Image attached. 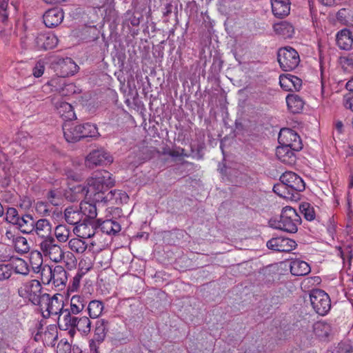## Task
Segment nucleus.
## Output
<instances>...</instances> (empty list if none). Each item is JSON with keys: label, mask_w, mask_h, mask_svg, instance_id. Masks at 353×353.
Segmentation results:
<instances>
[{"label": "nucleus", "mask_w": 353, "mask_h": 353, "mask_svg": "<svg viewBox=\"0 0 353 353\" xmlns=\"http://www.w3.org/2000/svg\"><path fill=\"white\" fill-rule=\"evenodd\" d=\"M87 198L94 204L105 203V193L114 185L112 174L106 170L94 172L87 180Z\"/></svg>", "instance_id": "obj_1"}, {"label": "nucleus", "mask_w": 353, "mask_h": 353, "mask_svg": "<svg viewBox=\"0 0 353 353\" xmlns=\"http://www.w3.org/2000/svg\"><path fill=\"white\" fill-rule=\"evenodd\" d=\"M301 223V218L296 210L290 206H285L281 211L280 219L275 221L272 226L288 233H296Z\"/></svg>", "instance_id": "obj_2"}, {"label": "nucleus", "mask_w": 353, "mask_h": 353, "mask_svg": "<svg viewBox=\"0 0 353 353\" xmlns=\"http://www.w3.org/2000/svg\"><path fill=\"white\" fill-rule=\"evenodd\" d=\"M277 59L283 71H291L299 64V53L292 47L280 48L277 53Z\"/></svg>", "instance_id": "obj_3"}, {"label": "nucleus", "mask_w": 353, "mask_h": 353, "mask_svg": "<svg viewBox=\"0 0 353 353\" xmlns=\"http://www.w3.org/2000/svg\"><path fill=\"white\" fill-rule=\"evenodd\" d=\"M310 299L314 310L319 315H325L331 308L329 295L323 290L314 289L310 292Z\"/></svg>", "instance_id": "obj_4"}, {"label": "nucleus", "mask_w": 353, "mask_h": 353, "mask_svg": "<svg viewBox=\"0 0 353 353\" xmlns=\"http://www.w3.org/2000/svg\"><path fill=\"white\" fill-rule=\"evenodd\" d=\"M64 215L65 221L68 224L75 225L74 231L80 232L83 236L87 235L85 230L88 228V225L85 219L82 220L83 215L80 210L72 206L68 207L64 211Z\"/></svg>", "instance_id": "obj_5"}, {"label": "nucleus", "mask_w": 353, "mask_h": 353, "mask_svg": "<svg viewBox=\"0 0 353 353\" xmlns=\"http://www.w3.org/2000/svg\"><path fill=\"white\" fill-rule=\"evenodd\" d=\"M48 274L49 279L48 283L50 281L53 282L55 287L62 289L65 286L68 281L67 272L61 265H57L52 269L50 266H46L42 268V275Z\"/></svg>", "instance_id": "obj_6"}, {"label": "nucleus", "mask_w": 353, "mask_h": 353, "mask_svg": "<svg viewBox=\"0 0 353 353\" xmlns=\"http://www.w3.org/2000/svg\"><path fill=\"white\" fill-rule=\"evenodd\" d=\"M108 321L104 319L97 321L93 339L90 341V351L93 353H99V345L105 339L108 328Z\"/></svg>", "instance_id": "obj_7"}, {"label": "nucleus", "mask_w": 353, "mask_h": 353, "mask_svg": "<svg viewBox=\"0 0 353 353\" xmlns=\"http://www.w3.org/2000/svg\"><path fill=\"white\" fill-rule=\"evenodd\" d=\"M281 182L283 183L292 192L300 194L305 189V184L301 177L296 173L288 171L280 176Z\"/></svg>", "instance_id": "obj_8"}, {"label": "nucleus", "mask_w": 353, "mask_h": 353, "mask_svg": "<svg viewBox=\"0 0 353 353\" xmlns=\"http://www.w3.org/2000/svg\"><path fill=\"white\" fill-rule=\"evenodd\" d=\"M112 161V157L103 148L92 150L86 158V164L90 168L110 164Z\"/></svg>", "instance_id": "obj_9"}, {"label": "nucleus", "mask_w": 353, "mask_h": 353, "mask_svg": "<svg viewBox=\"0 0 353 353\" xmlns=\"http://www.w3.org/2000/svg\"><path fill=\"white\" fill-rule=\"evenodd\" d=\"M266 245L269 249L281 252H289L296 246L294 240L281 236L272 238Z\"/></svg>", "instance_id": "obj_10"}, {"label": "nucleus", "mask_w": 353, "mask_h": 353, "mask_svg": "<svg viewBox=\"0 0 353 353\" xmlns=\"http://www.w3.org/2000/svg\"><path fill=\"white\" fill-rule=\"evenodd\" d=\"M279 142L281 145L278 146L276 150V154L278 159L285 164H294L296 162L294 152L290 149L285 141H283L281 136L279 137Z\"/></svg>", "instance_id": "obj_11"}, {"label": "nucleus", "mask_w": 353, "mask_h": 353, "mask_svg": "<svg viewBox=\"0 0 353 353\" xmlns=\"http://www.w3.org/2000/svg\"><path fill=\"white\" fill-rule=\"evenodd\" d=\"M221 172L227 177L229 181L236 186H241L247 182L248 175L238 169L224 167L220 169Z\"/></svg>", "instance_id": "obj_12"}, {"label": "nucleus", "mask_w": 353, "mask_h": 353, "mask_svg": "<svg viewBox=\"0 0 353 353\" xmlns=\"http://www.w3.org/2000/svg\"><path fill=\"white\" fill-rule=\"evenodd\" d=\"M34 42L37 49L47 50L57 46L58 39L52 33H40L36 37Z\"/></svg>", "instance_id": "obj_13"}, {"label": "nucleus", "mask_w": 353, "mask_h": 353, "mask_svg": "<svg viewBox=\"0 0 353 353\" xmlns=\"http://www.w3.org/2000/svg\"><path fill=\"white\" fill-rule=\"evenodd\" d=\"M63 12L59 8L47 10L43 16V23L48 28H54L59 25L63 19Z\"/></svg>", "instance_id": "obj_14"}, {"label": "nucleus", "mask_w": 353, "mask_h": 353, "mask_svg": "<svg viewBox=\"0 0 353 353\" xmlns=\"http://www.w3.org/2000/svg\"><path fill=\"white\" fill-rule=\"evenodd\" d=\"M80 129V124H76L71 121L65 123L63 125V131L65 140L74 143L82 139Z\"/></svg>", "instance_id": "obj_15"}, {"label": "nucleus", "mask_w": 353, "mask_h": 353, "mask_svg": "<svg viewBox=\"0 0 353 353\" xmlns=\"http://www.w3.org/2000/svg\"><path fill=\"white\" fill-rule=\"evenodd\" d=\"M88 185H74L65 190L64 196L70 202H76L81 200L83 198H87Z\"/></svg>", "instance_id": "obj_16"}, {"label": "nucleus", "mask_w": 353, "mask_h": 353, "mask_svg": "<svg viewBox=\"0 0 353 353\" xmlns=\"http://www.w3.org/2000/svg\"><path fill=\"white\" fill-rule=\"evenodd\" d=\"M54 107L63 120L70 121L76 117L72 106L69 103L63 101L62 99H59L54 102Z\"/></svg>", "instance_id": "obj_17"}, {"label": "nucleus", "mask_w": 353, "mask_h": 353, "mask_svg": "<svg viewBox=\"0 0 353 353\" xmlns=\"http://www.w3.org/2000/svg\"><path fill=\"white\" fill-rule=\"evenodd\" d=\"M97 229L99 228L103 233L107 234L115 235L118 234L121 230V225L115 220L106 219L101 221L98 219L96 221Z\"/></svg>", "instance_id": "obj_18"}, {"label": "nucleus", "mask_w": 353, "mask_h": 353, "mask_svg": "<svg viewBox=\"0 0 353 353\" xmlns=\"http://www.w3.org/2000/svg\"><path fill=\"white\" fill-rule=\"evenodd\" d=\"M273 14L277 18H283L290 14V0H271Z\"/></svg>", "instance_id": "obj_19"}, {"label": "nucleus", "mask_w": 353, "mask_h": 353, "mask_svg": "<svg viewBox=\"0 0 353 353\" xmlns=\"http://www.w3.org/2000/svg\"><path fill=\"white\" fill-rule=\"evenodd\" d=\"M273 191L280 197L292 201H297L301 199L300 194H297L296 192H292L287 185L282 182L274 185L273 187Z\"/></svg>", "instance_id": "obj_20"}, {"label": "nucleus", "mask_w": 353, "mask_h": 353, "mask_svg": "<svg viewBox=\"0 0 353 353\" xmlns=\"http://www.w3.org/2000/svg\"><path fill=\"white\" fill-rule=\"evenodd\" d=\"M34 220L33 217L30 214H24L19 216L17 223L15 225L17 226V229L23 234H30L34 231Z\"/></svg>", "instance_id": "obj_21"}, {"label": "nucleus", "mask_w": 353, "mask_h": 353, "mask_svg": "<svg viewBox=\"0 0 353 353\" xmlns=\"http://www.w3.org/2000/svg\"><path fill=\"white\" fill-rule=\"evenodd\" d=\"M336 43L339 47L343 50H348L353 44L352 32L347 29H343L336 35Z\"/></svg>", "instance_id": "obj_22"}, {"label": "nucleus", "mask_w": 353, "mask_h": 353, "mask_svg": "<svg viewBox=\"0 0 353 353\" xmlns=\"http://www.w3.org/2000/svg\"><path fill=\"white\" fill-rule=\"evenodd\" d=\"M288 110L293 114L300 113L304 106L303 100L297 94H289L286 97Z\"/></svg>", "instance_id": "obj_23"}, {"label": "nucleus", "mask_w": 353, "mask_h": 353, "mask_svg": "<svg viewBox=\"0 0 353 353\" xmlns=\"http://www.w3.org/2000/svg\"><path fill=\"white\" fill-rule=\"evenodd\" d=\"M57 295L58 294H54L52 296L49 305L46 310V312H47V315L43 314V317H48L53 314H59V316L62 315V312L64 310L63 302L62 300L59 299Z\"/></svg>", "instance_id": "obj_24"}, {"label": "nucleus", "mask_w": 353, "mask_h": 353, "mask_svg": "<svg viewBox=\"0 0 353 353\" xmlns=\"http://www.w3.org/2000/svg\"><path fill=\"white\" fill-rule=\"evenodd\" d=\"M286 143L294 152L300 151L303 148V143L299 135L292 130H287Z\"/></svg>", "instance_id": "obj_25"}, {"label": "nucleus", "mask_w": 353, "mask_h": 353, "mask_svg": "<svg viewBox=\"0 0 353 353\" xmlns=\"http://www.w3.org/2000/svg\"><path fill=\"white\" fill-rule=\"evenodd\" d=\"M34 231L42 239L50 236L52 225L48 220L41 219L37 221H34Z\"/></svg>", "instance_id": "obj_26"}, {"label": "nucleus", "mask_w": 353, "mask_h": 353, "mask_svg": "<svg viewBox=\"0 0 353 353\" xmlns=\"http://www.w3.org/2000/svg\"><path fill=\"white\" fill-rule=\"evenodd\" d=\"M80 211L82 212L83 216H85L84 219H85L86 221H95L94 219L97 216L96 204L89 200L88 201L81 202Z\"/></svg>", "instance_id": "obj_27"}, {"label": "nucleus", "mask_w": 353, "mask_h": 353, "mask_svg": "<svg viewBox=\"0 0 353 353\" xmlns=\"http://www.w3.org/2000/svg\"><path fill=\"white\" fill-rule=\"evenodd\" d=\"M311 268L307 263L296 259L290 263V272L295 276H305L309 274Z\"/></svg>", "instance_id": "obj_28"}, {"label": "nucleus", "mask_w": 353, "mask_h": 353, "mask_svg": "<svg viewBox=\"0 0 353 353\" xmlns=\"http://www.w3.org/2000/svg\"><path fill=\"white\" fill-rule=\"evenodd\" d=\"M57 67L61 70L60 75L61 77H68L74 74L73 68L76 69L77 65L71 58L59 59L57 62Z\"/></svg>", "instance_id": "obj_29"}, {"label": "nucleus", "mask_w": 353, "mask_h": 353, "mask_svg": "<svg viewBox=\"0 0 353 353\" xmlns=\"http://www.w3.org/2000/svg\"><path fill=\"white\" fill-rule=\"evenodd\" d=\"M274 30L284 39L292 38L294 34V27L286 21L274 24Z\"/></svg>", "instance_id": "obj_30"}, {"label": "nucleus", "mask_w": 353, "mask_h": 353, "mask_svg": "<svg viewBox=\"0 0 353 353\" xmlns=\"http://www.w3.org/2000/svg\"><path fill=\"white\" fill-rule=\"evenodd\" d=\"M72 312L68 310L65 309L62 312V314H63V323H59V327L60 329L63 330H67L70 327L71 328H77V323L78 322V317L72 316H71Z\"/></svg>", "instance_id": "obj_31"}, {"label": "nucleus", "mask_w": 353, "mask_h": 353, "mask_svg": "<svg viewBox=\"0 0 353 353\" xmlns=\"http://www.w3.org/2000/svg\"><path fill=\"white\" fill-rule=\"evenodd\" d=\"M51 296L50 294L47 293H43L41 290L40 292L38 294H33L31 297V303L35 305H39L41 309L46 308L47 309L49 305V303L51 299Z\"/></svg>", "instance_id": "obj_32"}, {"label": "nucleus", "mask_w": 353, "mask_h": 353, "mask_svg": "<svg viewBox=\"0 0 353 353\" xmlns=\"http://www.w3.org/2000/svg\"><path fill=\"white\" fill-rule=\"evenodd\" d=\"M85 299L79 295H74L70 300V312L73 314H77L81 312L86 304Z\"/></svg>", "instance_id": "obj_33"}, {"label": "nucleus", "mask_w": 353, "mask_h": 353, "mask_svg": "<svg viewBox=\"0 0 353 353\" xmlns=\"http://www.w3.org/2000/svg\"><path fill=\"white\" fill-rule=\"evenodd\" d=\"M103 309V304L97 300L91 301L88 306V311L90 318L97 319L99 317Z\"/></svg>", "instance_id": "obj_34"}, {"label": "nucleus", "mask_w": 353, "mask_h": 353, "mask_svg": "<svg viewBox=\"0 0 353 353\" xmlns=\"http://www.w3.org/2000/svg\"><path fill=\"white\" fill-rule=\"evenodd\" d=\"M80 128L81 139L94 137L99 134L97 126L92 123H85L80 124Z\"/></svg>", "instance_id": "obj_35"}, {"label": "nucleus", "mask_w": 353, "mask_h": 353, "mask_svg": "<svg viewBox=\"0 0 353 353\" xmlns=\"http://www.w3.org/2000/svg\"><path fill=\"white\" fill-rule=\"evenodd\" d=\"M70 234V229L63 224L58 225L54 230V235L59 242H66Z\"/></svg>", "instance_id": "obj_36"}, {"label": "nucleus", "mask_w": 353, "mask_h": 353, "mask_svg": "<svg viewBox=\"0 0 353 353\" xmlns=\"http://www.w3.org/2000/svg\"><path fill=\"white\" fill-rule=\"evenodd\" d=\"M12 270L15 273L23 275H28L30 270L27 263L22 259L17 258L14 262L11 263Z\"/></svg>", "instance_id": "obj_37"}, {"label": "nucleus", "mask_w": 353, "mask_h": 353, "mask_svg": "<svg viewBox=\"0 0 353 353\" xmlns=\"http://www.w3.org/2000/svg\"><path fill=\"white\" fill-rule=\"evenodd\" d=\"M14 243V249L17 252L20 254H25L29 252L30 246L27 239L21 236L16 237Z\"/></svg>", "instance_id": "obj_38"}, {"label": "nucleus", "mask_w": 353, "mask_h": 353, "mask_svg": "<svg viewBox=\"0 0 353 353\" xmlns=\"http://www.w3.org/2000/svg\"><path fill=\"white\" fill-rule=\"evenodd\" d=\"M69 248L73 252L79 254L83 253L87 249L85 242L80 239L74 238L69 241Z\"/></svg>", "instance_id": "obj_39"}, {"label": "nucleus", "mask_w": 353, "mask_h": 353, "mask_svg": "<svg viewBox=\"0 0 353 353\" xmlns=\"http://www.w3.org/2000/svg\"><path fill=\"white\" fill-rule=\"evenodd\" d=\"M299 210L307 221H313L315 219V212L313 206L307 202L299 205Z\"/></svg>", "instance_id": "obj_40"}, {"label": "nucleus", "mask_w": 353, "mask_h": 353, "mask_svg": "<svg viewBox=\"0 0 353 353\" xmlns=\"http://www.w3.org/2000/svg\"><path fill=\"white\" fill-rule=\"evenodd\" d=\"M24 287L27 292H28V299L30 302L32 300V296L33 294H38L41 290V285L40 282L35 279L32 280L29 283L24 285Z\"/></svg>", "instance_id": "obj_41"}, {"label": "nucleus", "mask_w": 353, "mask_h": 353, "mask_svg": "<svg viewBox=\"0 0 353 353\" xmlns=\"http://www.w3.org/2000/svg\"><path fill=\"white\" fill-rule=\"evenodd\" d=\"M47 256H49V258L55 262H59L62 260V259L64 256V253L61 248V247L56 244V243L54 244V246L51 248V250L48 252L47 254Z\"/></svg>", "instance_id": "obj_42"}, {"label": "nucleus", "mask_w": 353, "mask_h": 353, "mask_svg": "<svg viewBox=\"0 0 353 353\" xmlns=\"http://www.w3.org/2000/svg\"><path fill=\"white\" fill-rule=\"evenodd\" d=\"M77 325V329L79 331L84 334H88L90 332L91 321L87 316L79 318Z\"/></svg>", "instance_id": "obj_43"}, {"label": "nucleus", "mask_w": 353, "mask_h": 353, "mask_svg": "<svg viewBox=\"0 0 353 353\" xmlns=\"http://www.w3.org/2000/svg\"><path fill=\"white\" fill-rule=\"evenodd\" d=\"M9 0H0V18L3 24H6L9 16Z\"/></svg>", "instance_id": "obj_44"}, {"label": "nucleus", "mask_w": 353, "mask_h": 353, "mask_svg": "<svg viewBox=\"0 0 353 353\" xmlns=\"http://www.w3.org/2000/svg\"><path fill=\"white\" fill-rule=\"evenodd\" d=\"M55 243V239L52 236H48L43 238L42 241L40 243L39 246L41 250L43 252L45 256H47L48 252L54 246Z\"/></svg>", "instance_id": "obj_45"}, {"label": "nucleus", "mask_w": 353, "mask_h": 353, "mask_svg": "<svg viewBox=\"0 0 353 353\" xmlns=\"http://www.w3.org/2000/svg\"><path fill=\"white\" fill-rule=\"evenodd\" d=\"M19 215L18 211L14 208H8L6 211V221L8 223L15 225L17 223V220H19Z\"/></svg>", "instance_id": "obj_46"}, {"label": "nucleus", "mask_w": 353, "mask_h": 353, "mask_svg": "<svg viewBox=\"0 0 353 353\" xmlns=\"http://www.w3.org/2000/svg\"><path fill=\"white\" fill-rule=\"evenodd\" d=\"M12 275L11 263L0 264V281L9 279Z\"/></svg>", "instance_id": "obj_47"}, {"label": "nucleus", "mask_w": 353, "mask_h": 353, "mask_svg": "<svg viewBox=\"0 0 353 353\" xmlns=\"http://www.w3.org/2000/svg\"><path fill=\"white\" fill-rule=\"evenodd\" d=\"M352 347L350 344L341 342L338 344L330 353H352Z\"/></svg>", "instance_id": "obj_48"}, {"label": "nucleus", "mask_w": 353, "mask_h": 353, "mask_svg": "<svg viewBox=\"0 0 353 353\" xmlns=\"http://www.w3.org/2000/svg\"><path fill=\"white\" fill-rule=\"evenodd\" d=\"M290 74H281L279 77V83L281 87L285 90V91H292V88H291V82H290Z\"/></svg>", "instance_id": "obj_49"}, {"label": "nucleus", "mask_w": 353, "mask_h": 353, "mask_svg": "<svg viewBox=\"0 0 353 353\" xmlns=\"http://www.w3.org/2000/svg\"><path fill=\"white\" fill-rule=\"evenodd\" d=\"M35 210L37 212L41 215L46 216L50 214L48 204L43 201H38L35 204Z\"/></svg>", "instance_id": "obj_50"}, {"label": "nucleus", "mask_w": 353, "mask_h": 353, "mask_svg": "<svg viewBox=\"0 0 353 353\" xmlns=\"http://www.w3.org/2000/svg\"><path fill=\"white\" fill-rule=\"evenodd\" d=\"M64 175L68 179H70L73 181H79L81 180V174L70 168H65L64 170Z\"/></svg>", "instance_id": "obj_51"}, {"label": "nucleus", "mask_w": 353, "mask_h": 353, "mask_svg": "<svg viewBox=\"0 0 353 353\" xmlns=\"http://www.w3.org/2000/svg\"><path fill=\"white\" fill-rule=\"evenodd\" d=\"M85 223L88 225V228L85 230V233L87 234V235L83 236L82 234V237L83 238H91L94 235V230L97 229L96 221L91 222L90 221H85Z\"/></svg>", "instance_id": "obj_52"}, {"label": "nucleus", "mask_w": 353, "mask_h": 353, "mask_svg": "<svg viewBox=\"0 0 353 353\" xmlns=\"http://www.w3.org/2000/svg\"><path fill=\"white\" fill-rule=\"evenodd\" d=\"M127 16H129L128 20L130 22L132 26H138L140 23L141 15L140 14H136L130 12H127Z\"/></svg>", "instance_id": "obj_53"}, {"label": "nucleus", "mask_w": 353, "mask_h": 353, "mask_svg": "<svg viewBox=\"0 0 353 353\" xmlns=\"http://www.w3.org/2000/svg\"><path fill=\"white\" fill-rule=\"evenodd\" d=\"M289 77H290L291 85L293 87L292 90L299 91L302 85V80L292 74Z\"/></svg>", "instance_id": "obj_54"}, {"label": "nucleus", "mask_w": 353, "mask_h": 353, "mask_svg": "<svg viewBox=\"0 0 353 353\" xmlns=\"http://www.w3.org/2000/svg\"><path fill=\"white\" fill-rule=\"evenodd\" d=\"M84 272L81 270L79 271L77 274L73 277L72 283V290H77L80 285V281L83 276Z\"/></svg>", "instance_id": "obj_55"}, {"label": "nucleus", "mask_w": 353, "mask_h": 353, "mask_svg": "<svg viewBox=\"0 0 353 353\" xmlns=\"http://www.w3.org/2000/svg\"><path fill=\"white\" fill-rule=\"evenodd\" d=\"M44 68L45 67L42 63L37 62L32 70L33 75L37 78L41 77L44 72Z\"/></svg>", "instance_id": "obj_56"}, {"label": "nucleus", "mask_w": 353, "mask_h": 353, "mask_svg": "<svg viewBox=\"0 0 353 353\" xmlns=\"http://www.w3.org/2000/svg\"><path fill=\"white\" fill-rule=\"evenodd\" d=\"M346 14L347 10L345 8H342L339 10L336 13V19L338 21L342 23H345L347 21Z\"/></svg>", "instance_id": "obj_57"}, {"label": "nucleus", "mask_w": 353, "mask_h": 353, "mask_svg": "<svg viewBox=\"0 0 353 353\" xmlns=\"http://www.w3.org/2000/svg\"><path fill=\"white\" fill-rule=\"evenodd\" d=\"M223 66V61L217 58L214 57L213 59V63L212 65V69L214 70L215 72H219L222 68Z\"/></svg>", "instance_id": "obj_58"}, {"label": "nucleus", "mask_w": 353, "mask_h": 353, "mask_svg": "<svg viewBox=\"0 0 353 353\" xmlns=\"http://www.w3.org/2000/svg\"><path fill=\"white\" fill-rule=\"evenodd\" d=\"M344 105L347 109H350L353 112V93H350L345 97Z\"/></svg>", "instance_id": "obj_59"}, {"label": "nucleus", "mask_w": 353, "mask_h": 353, "mask_svg": "<svg viewBox=\"0 0 353 353\" xmlns=\"http://www.w3.org/2000/svg\"><path fill=\"white\" fill-rule=\"evenodd\" d=\"M67 257L68 261L65 262V266L68 270H72L76 266L77 259L72 254H70V255H68Z\"/></svg>", "instance_id": "obj_60"}, {"label": "nucleus", "mask_w": 353, "mask_h": 353, "mask_svg": "<svg viewBox=\"0 0 353 353\" xmlns=\"http://www.w3.org/2000/svg\"><path fill=\"white\" fill-rule=\"evenodd\" d=\"M349 188L352 189L350 190L347 193V203L350 205V201L353 199V174L350 176Z\"/></svg>", "instance_id": "obj_61"}, {"label": "nucleus", "mask_w": 353, "mask_h": 353, "mask_svg": "<svg viewBox=\"0 0 353 353\" xmlns=\"http://www.w3.org/2000/svg\"><path fill=\"white\" fill-rule=\"evenodd\" d=\"M0 37L7 44L10 41V33L5 29H3L0 31Z\"/></svg>", "instance_id": "obj_62"}, {"label": "nucleus", "mask_w": 353, "mask_h": 353, "mask_svg": "<svg viewBox=\"0 0 353 353\" xmlns=\"http://www.w3.org/2000/svg\"><path fill=\"white\" fill-rule=\"evenodd\" d=\"M36 259L38 261V263H37L39 266H40L42 259H41V254L39 252L34 251L32 252L30 254V259Z\"/></svg>", "instance_id": "obj_63"}, {"label": "nucleus", "mask_w": 353, "mask_h": 353, "mask_svg": "<svg viewBox=\"0 0 353 353\" xmlns=\"http://www.w3.org/2000/svg\"><path fill=\"white\" fill-rule=\"evenodd\" d=\"M184 149L179 148L178 150H171L170 157H179L183 156Z\"/></svg>", "instance_id": "obj_64"}]
</instances>
